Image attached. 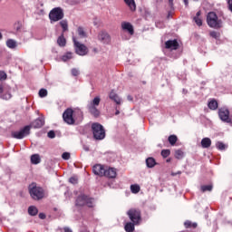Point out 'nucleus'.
Instances as JSON below:
<instances>
[{"label": "nucleus", "instance_id": "32", "mask_svg": "<svg viewBox=\"0 0 232 232\" xmlns=\"http://www.w3.org/2000/svg\"><path fill=\"white\" fill-rule=\"evenodd\" d=\"M175 157L178 159V160H180V159H184V151H182V150H178L175 151Z\"/></svg>", "mask_w": 232, "mask_h": 232}, {"label": "nucleus", "instance_id": "10", "mask_svg": "<svg viewBox=\"0 0 232 232\" xmlns=\"http://www.w3.org/2000/svg\"><path fill=\"white\" fill-rule=\"evenodd\" d=\"M127 215L133 224H139V222H140V210L137 208H130L127 212Z\"/></svg>", "mask_w": 232, "mask_h": 232}, {"label": "nucleus", "instance_id": "6", "mask_svg": "<svg viewBox=\"0 0 232 232\" xmlns=\"http://www.w3.org/2000/svg\"><path fill=\"white\" fill-rule=\"evenodd\" d=\"M64 17V12L61 7H55L49 13V19L51 23H57V21H61Z\"/></svg>", "mask_w": 232, "mask_h": 232}, {"label": "nucleus", "instance_id": "34", "mask_svg": "<svg viewBox=\"0 0 232 232\" xmlns=\"http://www.w3.org/2000/svg\"><path fill=\"white\" fill-rule=\"evenodd\" d=\"M78 35L82 38L84 39L86 37V32H84V29L82 27L78 28Z\"/></svg>", "mask_w": 232, "mask_h": 232}, {"label": "nucleus", "instance_id": "27", "mask_svg": "<svg viewBox=\"0 0 232 232\" xmlns=\"http://www.w3.org/2000/svg\"><path fill=\"white\" fill-rule=\"evenodd\" d=\"M209 110H217L218 108V102L212 100L208 102Z\"/></svg>", "mask_w": 232, "mask_h": 232}, {"label": "nucleus", "instance_id": "18", "mask_svg": "<svg viewBox=\"0 0 232 232\" xmlns=\"http://www.w3.org/2000/svg\"><path fill=\"white\" fill-rule=\"evenodd\" d=\"M6 46L11 50H15V48H17V42L14 39H8L6 41Z\"/></svg>", "mask_w": 232, "mask_h": 232}, {"label": "nucleus", "instance_id": "19", "mask_svg": "<svg viewBox=\"0 0 232 232\" xmlns=\"http://www.w3.org/2000/svg\"><path fill=\"white\" fill-rule=\"evenodd\" d=\"M201 146L204 149H208L211 147V139L209 138H203L201 140Z\"/></svg>", "mask_w": 232, "mask_h": 232}, {"label": "nucleus", "instance_id": "33", "mask_svg": "<svg viewBox=\"0 0 232 232\" xmlns=\"http://www.w3.org/2000/svg\"><path fill=\"white\" fill-rule=\"evenodd\" d=\"M73 57V55L72 54V53H67L64 55L62 56V60L66 63V61H70V59H72Z\"/></svg>", "mask_w": 232, "mask_h": 232}, {"label": "nucleus", "instance_id": "7", "mask_svg": "<svg viewBox=\"0 0 232 232\" xmlns=\"http://www.w3.org/2000/svg\"><path fill=\"white\" fill-rule=\"evenodd\" d=\"M76 206L82 208V206H88V208H93V198H88V196L82 195L76 199Z\"/></svg>", "mask_w": 232, "mask_h": 232}, {"label": "nucleus", "instance_id": "21", "mask_svg": "<svg viewBox=\"0 0 232 232\" xmlns=\"http://www.w3.org/2000/svg\"><path fill=\"white\" fill-rule=\"evenodd\" d=\"M126 5L131 10V12H135L137 10V5H135V0H124Z\"/></svg>", "mask_w": 232, "mask_h": 232}, {"label": "nucleus", "instance_id": "53", "mask_svg": "<svg viewBox=\"0 0 232 232\" xmlns=\"http://www.w3.org/2000/svg\"><path fill=\"white\" fill-rule=\"evenodd\" d=\"M120 113H121V111L116 108L115 115H119Z\"/></svg>", "mask_w": 232, "mask_h": 232}, {"label": "nucleus", "instance_id": "44", "mask_svg": "<svg viewBox=\"0 0 232 232\" xmlns=\"http://www.w3.org/2000/svg\"><path fill=\"white\" fill-rule=\"evenodd\" d=\"M228 10L232 13V0L227 1Z\"/></svg>", "mask_w": 232, "mask_h": 232}, {"label": "nucleus", "instance_id": "14", "mask_svg": "<svg viewBox=\"0 0 232 232\" xmlns=\"http://www.w3.org/2000/svg\"><path fill=\"white\" fill-rule=\"evenodd\" d=\"M92 171L94 175H98V177H104L105 169L102 165H94L92 168Z\"/></svg>", "mask_w": 232, "mask_h": 232}, {"label": "nucleus", "instance_id": "24", "mask_svg": "<svg viewBox=\"0 0 232 232\" xmlns=\"http://www.w3.org/2000/svg\"><path fill=\"white\" fill-rule=\"evenodd\" d=\"M57 44L58 46H62V47L66 46V38H64V34H62L61 36L58 37Z\"/></svg>", "mask_w": 232, "mask_h": 232}, {"label": "nucleus", "instance_id": "30", "mask_svg": "<svg viewBox=\"0 0 232 232\" xmlns=\"http://www.w3.org/2000/svg\"><path fill=\"white\" fill-rule=\"evenodd\" d=\"M60 26L63 28V32H68V21L66 20H62L60 22Z\"/></svg>", "mask_w": 232, "mask_h": 232}, {"label": "nucleus", "instance_id": "54", "mask_svg": "<svg viewBox=\"0 0 232 232\" xmlns=\"http://www.w3.org/2000/svg\"><path fill=\"white\" fill-rule=\"evenodd\" d=\"M184 4L188 6V5H189V2H188V0H183Z\"/></svg>", "mask_w": 232, "mask_h": 232}, {"label": "nucleus", "instance_id": "57", "mask_svg": "<svg viewBox=\"0 0 232 232\" xmlns=\"http://www.w3.org/2000/svg\"><path fill=\"white\" fill-rule=\"evenodd\" d=\"M3 39V34L0 33V40Z\"/></svg>", "mask_w": 232, "mask_h": 232}, {"label": "nucleus", "instance_id": "28", "mask_svg": "<svg viewBox=\"0 0 232 232\" xmlns=\"http://www.w3.org/2000/svg\"><path fill=\"white\" fill-rule=\"evenodd\" d=\"M168 140L171 146H175V144H177L178 138L176 135H170Z\"/></svg>", "mask_w": 232, "mask_h": 232}, {"label": "nucleus", "instance_id": "26", "mask_svg": "<svg viewBox=\"0 0 232 232\" xmlns=\"http://www.w3.org/2000/svg\"><path fill=\"white\" fill-rule=\"evenodd\" d=\"M28 213H29V215H31V217H35V215H37V213H39V210L37 209V208L35 206H31L28 208Z\"/></svg>", "mask_w": 232, "mask_h": 232}, {"label": "nucleus", "instance_id": "13", "mask_svg": "<svg viewBox=\"0 0 232 232\" xmlns=\"http://www.w3.org/2000/svg\"><path fill=\"white\" fill-rule=\"evenodd\" d=\"M165 48H167V50H178L179 42L177 40H169L165 43Z\"/></svg>", "mask_w": 232, "mask_h": 232}, {"label": "nucleus", "instance_id": "2", "mask_svg": "<svg viewBox=\"0 0 232 232\" xmlns=\"http://www.w3.org/2000/svg\"><path fill=\"white\" fill-rule=\"evenodd\" d=\"M29 193L34 200H41L44 198V189L37 186V183H32L29 185Z\"/></svg>", "mask_w": 232, "mask_h": 232}, {"label": "nucleus", "instance_id": "23", "mask_svg": "<svg viewBox=\"0 0 232 232\" xmlns=\"http://www.w3.org/2000/svg\"><path fill=\"white\" fill-rule=\"evenodd\" d=\"M200 14H201V12L198 11L197 14H196V16H194V21L196 23V24L198 26H202V18L200 17Z\"/></svg>", "mask_w": 232, "mask_h": 232}, {"label": "nucleus", "instance_id": "1", "mask_svg": "<svg viewBox=\"0 0 232 232\" xmlns=\"http://www.w3.org/2000/svg\"><path fill=\"white\" fill-rule=\"evenodd\" d=\"M43 126H44V118L40 117L33 121L30 125H26L25 127H24L22 130L18 131H13L11 135L13 139H24V137L30 135V130H32V128L39 129L43 128Z\"/></svg>", "mask_w": 232, "mask_h": 232}, {"label": "nucleus", "instance_id": "55", "mask_svg": "<svg viewBox=\"0 0 232 232\" xmlns=\"http://www.w3.org/2000/svg\"><path fill=\"white\" fill-rule=\"evenodd\" d=\"M191 227H197V223H193V224L191 225Z\"/></svg>", "mask_w": 232, "mask_h": 232}, {"label": "nucleus", "instance_id": "12", "mask_svg": "<svg viewBox=\"0 0 232 232\" xmlns=\"http://www.w3.org/2000/svg\"><path fill=\"white\" fill-rule=\"evenodd\" d=\"M98 39L101 41V43H103V44H110V42L111 41L110 34H108L106 31L100 32L98 34Z\"/></svg>", "mask_w": 232, "mask_h": 232}, {"label": "nucleus", "instance_id": "60", "mask_svg": "<svg viewBox=\"0 0 232 232\" xmlns=\"http://www.w3.org/2000/svg\"><path fill=\"white\" fill-rule=\"evenodd\" d=\"M128 99H129V100H130V97H128Z\"/></svg>", "mask_w": 232, "mask_h": 232}, {"label": "nucleus", "instance_id": "38", "mask_svg": "<svg viewBox=\"0 0 232 232\" xmlns=\"http://www.w3.org/2000/svg\"><path fill=\"white\" fill-rule=\"evenodd\" d=\"M6 72L5 71H0V81H6Z\"/></svg>", "mask_w": 232, "mask_h": 232}, {"label": "nucleus", "instance_id": "46", "mask_svg": "<svg viewBox=\"0 0 232 232\" xmlns=\"http://www.w3.org/2000/svg\"><path fill=\"white\" fill-rule=\"evenodd\" d=\"M39 218H41V220H44V218H46V215L44 213H40Z\"/></svg>", "mask_w": 232, "mask_h": 232}, {"label": "nucleus", "instance_id": "39", "mask_svg": "<svg viewBox=\"0 0 232 232\" xmlns=\"http://www.w3.org/2000/svg\"><path fill=\"white\" fill-rule=\"evenodd\" d=\"M62 159H63V160H70V152H63L62 154Z\"/></svg>", "mask_w": 232, "mask_h": 232}, {"label": "nucleus", "instance_id": "59", "mask_svg": "<svg viewBox=\"0 0 232 232\" xmlns=\"http://www.w3.org/2000/svg\"><path fill=\"white\" fill-rule=\"evenodd\" d=\"M167 162H169V160H167Z\"/></svg>", "mask_w": 232, "mask_h": 232}, {"label": "nucleus", "instance_id": "37", "mask_svg": "<svg viewBox=\"0 0 232 232\" xmlns=\"http://www.w3.org/2000/svg\"><path fill=\"white\" fill-rule=\"evenodd\" d=\"M46 95H48V91H46V89H41L39 91V97H46Z\"/></svg>", "mask_w": 232, "mask_h": 232}, {"label": "nucleus", "instance_id": "41", "mask_svg": "<svg viewBox=\"0 0 232 232\" xmlns=\"http://www.w3.org/2000/svg\"><path fill=\"white\" fill-rule=\"evenodd\" d=\"M72 75H73V77H77V75H79V69H72Z\"/></svg>", "mask_w": 232, "mask_h": 232}, {"label": "nucleus", "instance_id": "35", "mask_svg": "<svg viewBox=\"0 0 232 232\" xmlns=\"http://www.w3.org/2000/svg\"><path fill=\"white\" fill-rule=\"evenodd\" d=\"M171 151L169 150H161V156L163 157V159H168V157H169Z\"/></svg>", "mask_w": 232, "mask_h": 232}, {"label": "nucleus", "instance_id": "4", "mask_svg": "<svg viewBox=\"0 0 232 232\" xmlns=\"http://www.w3.org/2000/svg\"><path fill=\"white\" fill-rule=\"evenodd\" d=\"M92 130L93 139H95V140H103V139L106 138V130H104V127L100 123H92Z\"/></svg>", "mask_w": 232, "mask_h": 232}, {"label": "nucleus", "instance_id": "50", "mask_svg": "<svg viewBox=\"0 0 232 232\" xmlns=\"http://www.w3.org/2000/svg\"><path fill=\"white\" fill-rule=\"evenodd\" d=\"M83 150H84L85 151H90V148H89V147H86V146H83Z\"/></svg>", "mask_w": 232, "mask_h": 232}, {"label": "nucleus", "instance_id": "8", "mask_svg": "<svg viewBox=\"0 0 232 232\" xmlns=\"http://www.w3.org/2000/svg\"><path fill=\"white\" fill-rule=\"evenodd\" d=\"M218 117L223 122L232 124V119L229 116V110L226 107L218 109Z\"/></svg>", "mask_w": 232, "mask_h": 232}, {"label": "nucleus", "instance_id": "47", "mask_svg": "<svg viewBox=\"0 0 232 232\" xmlns=\"http://www.w3.org/2000/svg\"><path fill=\"white\" fill-rule=\"evenodd\" d=\"M180 173H182V172H180V171H178V172H172L171 173V175H172V177H175V176H177V175H180Z\"/></svg>", "mask_w": 232, "mask_h": 232}, {"label": "nucleus", "instance_id": "56", "mask_svg": "<svg viewBox=\"0 0 232 232\" xmlns=\"http://www.w3.org/2000/svg\"><path fill=\"white\" fill-rule=\"evenodd\" d=\"M0 93H3V87L0 86Z\"/></svg>", "mask_w": 232, "mask_h": 232}, {"label": "nucleus", "instance_id": "25", "mask_svg": "<svg viewBox=\"0 0 232 232\" xmlns=\"http://www.w3.org/2000/svg\"><path fill=\"white\" fill-rule=\"evenodd\" d=\"M31 162L33 164H40L41 163V156L39 154H34L31 156Z\"/></svg>", "mask_w": 232, "mask_h": 232}, {"label": "nucleus", "instance_id": "9", "mask_svg": "<svg viewBox=\"0 0 232 232\" xmlns=\"http://www.w3.org/2000/svg\"><path fill=\"white\" fill-rule=\"evenodd\" d=\"M74 46H75V52L77 53V55H87L88 54V47H86V45L77 42V39H75V37L72 38Z\"/></svg>", "mask_w": 232, "mask_h": 232}, {"label": "nucleus", "instance_id": "20", "mask_svg": "<svg viewBox=\"0 0 232 232\" xmlns=\"http://www.w3.org/2000/svg\"><path fill=\"white\" fill-rule=\"evenodd\" d=\"M135 226H137V224L135 223H131V222H128L126 223L124 229L126 232H133L135 231Z\"/></svg>", "mask_w": 232, "mask_h": 232}, {"label": "nucleus", "instance_id": "52", "mask_svg": "<svg viewBox=\"0 0 232 232\" xmlns=\"http://www.w3.org/2000/svg\"><path fill=\"white\" fill-rule=\"evenodd\" d=\"M169 5L173 6V0H169Z\"/></svg>", "mask_w": 232, "mask_h": 232}, {"label": "nucleus", "instance_id": "16", "mask_svg": "<svg viewBox=\"0 0 232 232\" xmlns=\"http://www.w3.org/2000/svg\"><path fill=\"white\" fill-rule=\"evenodd\" d=\"M109 99H111V101H113L118 105L122 104V100L121 99V97H119L117 93H115V91H111L110 92Z\"/></svg>", "mask_w": 232, "mask_h": 232}, {"label": "nucleus", "instance_id": "42", "mask_svg": "<svg viewBox=\"0 0 232 232\" xmlns=\"http://www.w3.org/2000/svg\"><path fill=\"white\" fill-rule=\"evenodd\" d=\"M69 182H70L71 184H77L78 179H77V178H75V177H72V178L69 179Z\"/></svg>", "mask_w": 232, "mask_h": 232}, {"label": "nucleus", "instance_id": "36", "mask_svg": "<svg viewBox=\"0 0 232 232\" xmlns=\"http://www.w3.org/2000/svg\"><path fill=\"white\" fill-rule=\"evenodd\" d=\"M218 150H220L221 151L226 150V144L222 143V141H218L217 144H216Z\"/></svg>", "mask_w": 232, "mask_h": 232}, {"label": "nucleus", "instance_id": "45", "mask_svg": "<svg viewBox=\"0 0 232 232\" xmlns=\"http://www.w3.org/2000/svg\"><path fill=\"white\" fill-rule=\"evenodd\" d=\"M184 226H185V227H191V226H192V224H191V221H186L185 223H184Z\"/></svg>", "mask_w": 232, "mask_h": 232}, {"label": "nucleus", "instance_id": "22", "mask_svg": "<svg viewBox=\"0 0 232 232\" xmlns=\"http://www.w3.org/2000/svg\"><path fill=\"white\" fill-rule=\"evenodd\" d=\"M146 166L147 168H155L157 166V161L153 158H148L146 160Z\"/></svg>", "mask_w": 232, "mask_h": 232}, {"label": "nucleus", "instance_id": "43", "mask_svg": "<svg viewBox=\"0 0 232 232\" xmlns=\"http://www.w3.org/2000/svg\"><path fill=\"white\" fill-rule=\"evenodd\" d=\"M210 36L213 37V39H218V33L215 32V31H212L210 33Z\"/></svg>", "mask_w": 232, "mask_h": 232}, {"label": "nucleus", "instance_id": "31", "mask_svg": "<svg viewBox=\"0 0 232 232\" xmlns=\"http://www.w3.org/2000/svg\"><path fill=\"white\" fill-rule=\"evenodd\" d=\"M130 191L131 193L137 194L139 191H140V186L134 184L130 186Z\"/></svg>", "mask_w": 232, "mask_h": 232}, {"label": "nucleus", "instance_id": "61", "mask_svg": "<svg viewBox=\"0 0 232 232\" xmlns=\"http://www.w3.org/2000/svg\"><path fill=\"white\" fill-rule=\"evenodd\" d=\"M194 1H198V0H194Z\"/></svg>", "mask_w": 232, "mask_h": 232}, {"label": "nucleus", "instance_id": "17", "mask_svg": "<svg viewBox=\"0 0 232 232\" xmlns=\"http://www.w3.org/2000/svg\"><path fill=\"white\" fill-rule=\"evenodd\" d=\"M121 28H122V30H127V32H129V34H130V35H133L134 31H133V25H131V24H130L128 22H123L121 24Z\"/></svg>", "mask_w": 232, "mask_h": 232}, {"label": "nucleus", "instance_id": "3", "mask_svg": "<svg viewBox=\"0 0 232 232\" xmlns=\"http://www.w3.org/2000/svg\"><path fill=\"white\" fill-rule=\"evenodd\" d=\"M101 104V96L94 97L89 103L87 104V110L91 115L93 117H99L101 115V111L97 109V107Z\"/></svg>", "mask_w": 232, "mask_h": 232}, {"label": "nucleus", "instance_id": "58", "mask_svg": "<svg viewBox=\"0 0 232 232\" xmlns=\"http://www.w3.org/2000/svg\"><path fill=\"white\" fill-rule=\"evenodd\" d=\"M80 115H82V112H80Z\"/></svg>", "mask_w": 232, "mask_h": 232}, {"label": "nucleus", "instance_id": "48", "mask_svg": "<svg viewBox=\"0 0 232 232\" xmlns=\"http://www.w3.org/2000/svg\"><path fill=\"white\" fill-rule=\"evenodd\" d=\"M64 232H73L70 227H64Z\"/></svg>", "mask_w": 232, "mask_h": 232}, {"label": "nucleus", "instance_id": "51", "mask_svg": "<svg viewBox=\"0 0 232 232\" xmlns=\"http://www.w3.org/2000/svg\"><path fill=\"white\" fill-rule=\"evenodd\" d=\"M6 99H12V94L11 93L6 94Z\"/></svg>", "mask_w": 232, "mask_h": 232}, {"label": "nucleus", "instance_id": "29", "mask_svg": "<svg viewBox=\"0 0 232 232\" xmlns=\"http://www.w3.org/2000/svg\"><path fill=\"white\" fill-rule=\"evenodd\" d=\"M202 193H206V191H213V185H203L201 186Z\"/></svg>", "mask_w": 232, "mask_h": 232}, {"label": "nucleus", "instance_id": "5", "mask_svg": "<svg viewBox=\"0 0 232 232\" xmlns=\"http://www.w3.org/2000/svg\"><path fill=\"white\" fill-rule=\"evenodd\" d=\"M207 23L210 28H222V20L218 19V16L215 12H209L208 14Z\"/></svg>", "mask_w": 232, "mask_h": 232}, {"label": "nucleus", "instance_id": "49", "mask_svg": "<svg viewBox=\"0 0 232 232\" xmlns=\"http://www.w3.org/2000/svg\"><path fill=\"white\" fill-rule=\"evenodd\" d=\"M20 30H21V25L19 24H17L16 31L19 32Z\"/></svg>", "mask_w": 232, "mask_h": 232}, {"label": "nucleus", "instance_id": "40", "mask_svg": "<svg viewBox=\"0 0 232 232\" xmlns=\"http://www.w3.org/2000/svg\"><path fill=\"white\" fill-rule=\"evenodd\" d=\"M47 137H49V139H55V131L50 130V131L47 133Z\"/></svg>", "mask_w": 232, "mask_h": 232}, {"label": "nucleus", "instance_id": "11", "mask_svg": "<svg viewBox=\"0 0 232 232\" xmlns=\"http://www.w3.org/2000/svg\"><path fill=\"white\" fill-rule=\"evenodd\" d=\"M63 119L66 124L72 125L75 124V119H73V110L67 109L63 113Z\"/></svg>", "mask_w": 232, "mask_h": 232}, {"label": "nucleus", "instance_id": "15", "mask_svg": "<svg viewBox=\"0 0 232 232\" xmlns=\"http://www.w3.org/2000/svg\"><path fill=\"white\" fill-rule=\"evenodd\" d=\"M103 177L108 179H115L117 177V170L113 168L105 169Z\"/></svg>", "mask_w": 232, "mask_h": 232}]
</instances>
